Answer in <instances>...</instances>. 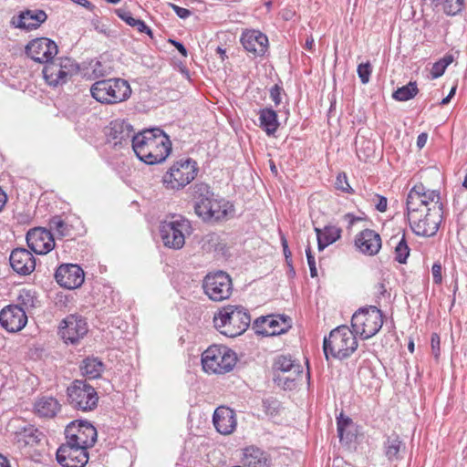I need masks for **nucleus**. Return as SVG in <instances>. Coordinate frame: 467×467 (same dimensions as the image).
<instances>
[{"mask_svg": "<svg viewBox=\"0 0 467 467\" xmlns=\"http://www.w3.org/2000/svg\"><path fill=\"white\" fill-rule=\"evenodd\" d=\"M170 137L161 129H147L133 136L132 149L143 162L153 165L163 162L171 154Z\"/></svg>", "mask_w": 467, "mask_h": 467, "instance_id": "nucleus-1", "label": "nucleus"}, {"mask_svg": "<svg viewBox=\"0 0 467 467\" xmlns=\"http://www.w3.org/2000/svg\"><path fill=\"white\" fill-rule=\"evenodd\" d=\"M251 317L242 306L227 305L213 315L214 328L222 335L235 337L244 334L250 326Z\"/></svg>", "mask_w": 467, "mask_h": 467, "instance_id": "nucleus-2", "label": "nucleus"}, {"mask_svg": "<svg viewBox=\"0 0 467 467\" xmlns=\"http://www.w3.org/2000/svg\"><path fill=\"white\" fill-rule=\"evenodd\" d=\"M192 196L195 200V213L203 221L218 222L224 220L231 211L229 202L213 198V194L210 186L204 182L193 185Z\"/></svg>", "mask_w": 467, "mask_h": 467, "instance_id": "nucleus-3", "label": "nucleus"}, {"mask_svg": "<svg viewBox=\"0 0 467 467\" xmlns=\"http://www.w3.org/2000/svg\"><path fill=\"white\" fill-rule=\"evenodd\" d=\"M90 94L101 104L114 105L126 101L131 95V88L123 78L101 79L92 84Z\"/></svg>", "mask_w": 467, "mask_h": 467, "instance_id": "nucleus-4", "label": "nucleus"}, {"mask_svg": "<svg viewBox=\"0 0 467 467\" xmlns=\"http://www.w3.org/2000/svg\"><path fill=\"white\" fill-rule=\"evenodd\" d=\"M358 348V340L348 326H339L333 329L328 337L324 338L323 349L327 359L329 355L344 359L350 357Z\"/></svg>", "mask_w": 467, "mask_h": 467, "instance_id": "nucleus-5", "label": "nucleus"}, {"mask_svg": "<svg viewBox=\"0 0 467 467\" xmlns=\"http://www.w3.org/2000/svg\"><path fill=\"white\" fill-rule=\"evenodd\" d=\"M236 362L235 352L222 344H213L202 354V368L208 374H226L234 369Z\"/></svg>", "mask_w": 467, "mask_h": 467, "instance_id": "nucleus-6", "label": "nucleus"}, {"mask_svg": "<svg viewBox=\"0 0 467 467\" xmlns=\"http://www.w3.org/2000/svg\"><path fill=\"white\" fill-rule=\"evenodd\" d=\"M199 167L196 161L186 158L174 161L162 176V183L168 190H182L197 176Z\"/></svg>", "mask_w": 467, "mask_h": 467, "instance_id": "nucleus-7", "label": "nucleus"}, {"mask_svg": "<svg viewBox=\"0 0 467 467\" xmlns=\"http://www.w3.org/2000/svg\"><path fill=\"white\" fill-rule=\"evenodd\" d=\"M384 315L377 306H369L357 310L351 318V326L362 339L377 335L384 323Z\"/></svg>", "mask_w": 467, "mask_h": 467, "instance_id": "nucleus-8", "label": "nucleus"}, {"mask_svg": "<svg viewBox=\"0 0 467 467\" xmlns=\"http://www.w3.org/2000/svg\"><path fill=\"white\" fill-rule=\"evenodd\" d=\"M192 232L191 222L183 217L162 222L160 226V234L164 246L175 250L183 247L186 236Z\"/></svg>", "mask_w": 467, "mask_h": 467, "instance_id": "nucleus-9", "label": "nucleus"}, {"mask_svg": "<svg viewBox=\"0 0 467 467\" xmlns=\"http://www.w3.org/2000/svg\"><path fill=\"white\" fill-rule=\"evenodd\" d=\"M68 403L76 410H93L99 402L94 387L83 380H75L67 389Z\"/></svg>", "mask_w": 467, "mask_h": 467, "instance_id": "nucleus-10", "label": "nucleus"}, {"mask_svg": "<svg viewBox=\"0 0 467 467\" xmlns=\"http://www.w3.org/2000/svg\"><path fill=\"white\" fill-rule=\"evenodd\" d=\"M407 215L413 233L423 237L433 236L437 233L441 222L440 209L424 212H407Z\"/></svg>", "mask_w": 467, "mask_h": 467, "instance_id": "nucleus-11", "label": "nucleus"}, {"mask_svg": "<svg viewBox=\"0 0 467 467\" xmlns=\"http://www.w3.org/2000/svg\"><path fill=\"white\" fill-rule=\"evenodd\" d=\"M205 295L215 302H221L230 297L233 292L232 278L223 271L208 274L202 283Z\"/></svg>", "mask_w": 467, "mask_h": 467, "instance_id": "nucleus-12", "label": "nucleus"}, {"mask_svg": "<svg viewBox=\"0 0 467 467\" xmlns=\"http://www.w3.org/2000/svg\"><path fill=\"white\" fill-rule=\"evenodd\" d=\"M440 192L427 189L422 183L414 185L407 197V212L432 211L438 206Z\"/></svg>", "mask_w": 467, "mask_h": 467, "instance_id": "nucleus-13", "label": "nucleus"}, {"mask_svg": "<svg viewBox=\"0 0 467 467\" xmlns=\"http://www.w3.org/2000/svg\"><path fill=\"white\" fill-rule=\"evenodd\" d=\"M78 69V65L71 58L60 57L56 61L52 59L46 63L43 74L48 85L56 87L66 83Z\"/></svg>", "mask_w": 467, "mask_h": 467, "instance_id": "nucleus-14", "label": "nucleus"}, {"mask_svg": "<svg viewBox=\"0 0 467 467\" xmlns=\"http://www.w3.org/2000/svg\"><path fill=\"white\" fill-rule=\"evenodd\" d=\"M65 435L71 444L81 446L87 451L95 445L98 437L96 428L84 421H72L67 426Z\"/></svg>", "mask_w": 467, "mask_h": 467, "instance_id": "nucleus-15", "label": "nucleus"}, {"mask_svg": "<svg viewBox=\"0 0 467 467\" xmlns=\"http://www.w3.org/2000/svg\"><path fill=\"white\" fill-rule=\"evenodd\" d=\"M56 457L62 467H84L89 459L88 451L67 440L57 450Z\"/></svg>", "mask_w": 467, "mask_h": 467, "instance_id": "nucleus-16", "label": "nucleus"}, {"mask_svg": "<svg viewBox=\"0 0 467 467\" xmlns=\"http://www.w3.org/2000/svg\"><path fill=\"white\" fill-rule=\"evenodd\" d=\"M290 327L291 319L280 315L260 317L254 323L255 333L265 337L285 333Z\"/></svg>", "mask_w": 467, "mask_h": 467, "instance_id": "nucleus-17", "label": "nucleus"}, {"mask_svg": "<svg viewBox=\"0 0 467 467\" xmlns=\"http://www.w3.org/2000/svg\"><path fill=\"white\" fill-rule=\"evenodd\" d=\"M88 324L80 316L69 315L64 318L59 327V333L66 343L77 344L88 333Z\"/></svg>", "mask_w": 467, "mask_h": 467, "instance_id": "nucleus-18", "label": "nucleus"}, {"mask_svg": "<svg viewBox=\"0 0 467 467\" xmlns=\"http://www.w3.org/2000/svg\"><path fill=\"white\" fill-rule=\"evenodd\" d=\"M57 52V44L47 37L35 38L26 46V55L38 63H48Z\"/></svg>", "mask_w": 467, "mask_h": 467, "instance_id": "nucleus-19", "label": "nucleus"}, {"mask_svg": "<svg viewBox=\"0 0 467 467\" xmlns=\"http://www.w3.org/2000/svg\"><path fill=\"white\" fill-rule=\"evenodd\" d=\"M55 279L64 288L76 289L84 283L85 273L78 265L63 264L57 267Z\"/></svg>", "mask_w": 467, "mask_h": 467, "instance_id": "nucleus-20", "label": "nucleus"}, {"mask_svg": "<svg viewBox=\"0 0 467 467\" xmlns=\"http://www.w3.org/2000/svg\"><path fill=\"white\" fill-rule=\"evenodd\" d=\"M27 323V316L24 308L16 305H9L0 311V324L11 333L21 331Z\"/></svg>", "mask_w": 467, "mask_h": 467, "instance_id": "nucleus-21", "label": "nucleus"}, {"mask_svg": "<svg viewBox=\"0 0 467 467\" xmlns=\"http://www.w3.org/2000/svg\"><path fill=\"white\" fill-rule=\"evenodd\" d=\"M26 243L29 248L37 254H46L55 247V240L50 231L36 227L28 231Z\"/></svg>", "mask_w": 467, "mask_h": 467, "instance_id": "nucleus-22", "label": "nucleus"}, {"mask_svg": "<svg viewBox=\"0 0 467 467\" xmlns=\"http://www.w3.org/2000/svg\"><path fill=\"white\" fill-rule=\"evenodd\" d=\"M213 422L219 433L229 435L236 429V414L229 407L220 406L213 412Z\"/></svg>", "mask_w": 467, "mask_h": 467, "instance_id": "nucleus-23", "label": "nucleus"}, {"mask_svg": "<svg viewBox=\"0 0 467 467\" xmlns=\"http://www.w3.org/2000/svg\"><path fill=\"white\" fill-rule=\"evenodd\" d=\"M355 246L366 255H375L381 248V237L374 230L364 229L356 235Z\"/></svg>", "mask_w": 467, "mask_h": 467, "instance_id": "nucleus-24", "label": "nucleus"}, {"mask_svg": "<svg viewBox=\"0 0 467 467\" xmlns=\"http://www.w3.org/2000/svg\"><path fill=\"white\" fill-rule=\"evenodd\" d=\"M10 265L19 275H29L36 268V259L31 252L25 248H16L10 254Z\"/></svg>", "mask_w": 467, "mask_h": 467, "instance_id": "nucleus-25", "label": "nucleus"}, {"mask_svg": "<svg viewBox=\"0 0 467 467\" xmlns=\"http://www.w3.org/2000/svg\"><path fill=\"white\" fill-rule=\"evenodd\" d=\"M241 42L245 50L256 56H263L268 48L267 36L258 30H245Z\"/></svg>", "mask_w": 467, "mask_h": 467, "instance_id": "nucleus-26", "label": "nucleus"}, {"mask_svg": "<svg viewBox=\"0 0 467 467\" xmlns=\"http://www.w3.org/2000/svg\"><path fill=\"white\" fill-rule=\"evenodd\" d=\"M47 18L43 10H26L12 18V25L27 31L38 28Z\"/></svg>", "mask_w": 467, "mask_h": 467, "instance_id": "nucleus-27", "label": "nucleus"}, {"mask_svg": "<svg viewBox=\"0 0 467 467\" xmlns=\"http://www.w3.org/2000/svg\"><path fill=\"white\" fill-rule=\"evenodd\" d=\"M134 130L130 124L122 119H115L110 122L108 137L115 145L122 144L133 140Z\"/></svg>", "mask_w": 467, "mask_h": 467, "instance_id": "nucleus-28", "label": "nucleus"}, {"mask_svg": "<svg viewBox=\"0 0 467 467\" xmlns=\"http://www.w3.org/2000/svg\"><path fill=\"white\" fill-rule=\"evenodd\" d=\"M317 239V248L323 251L328 245L335 244L341 238L343 229L337 224H327L323 228H315Z\"/></svg>", "mask_w": 467, "mask_h": 467, "instance_id": "nucleus-29", "label": "nucleus"}, {"mask_svg": "<svg viewBox=\"0 0 467 467\" xmlns=\"http://www.w3.org/2000/svg\"><path fill=\"white\" fill-rule=\"evenodd\" d=\"M35 411L44 418H53L60 410V404L52 397H42L35 403Z\"/></svg>", "mask_w": 467, "mask_h": 467, "instance_id": "nucleus-30", "label": "nucleus"}, {"mask_svg": "<svg viewBox=\"0 0 467 467\" xmlns=\"http://www.w3.org/2000/svg\"><path fill=\"white\" fill-rule=\"evenodd\" d=\"M385 455L389 461H398L401 458L400 453L404 451L405 445L397 433L388 436L384 443Z\"/></svg>", "mask_w": 467, "mask_h": 467, "instance_id": "nucleus-31", "label": "nucleus"}, {"mask_svg": "<svg viewBox=\"0 0 467 467\" xmlns=\"http://www.w3.org/2000/svg\"><path fill=\"white\" fill-rule=\"evenodd\" d=\"M260 127L267 135H274L279 127L276 112L272 109H262L259 112Z\"/></svg>", "mask_w": 467, "mask_h": 467, "instance_id": "nucleus-32", "label": "nucleus"}, {"mask_svg": "<svg viewBox=\"0 0 467 467\" xmlns=\"http://www.w3.org/2000/svg\"><path fill=\"white\" fill-rule=\"evenodd\" d=\"M117 16L123 20L127 25L134 27L140 33H146L149 36H152L150 28L140 19L134 18L130 11L122 8H119L116 11Z\"/></svg>", "mask_w": 467, "mask_h": 467, "instance_id": "nucleus-33", "label": "nucleus"}, {"mask_svg": "<svg viewBox=\"0 0 467 467\" xmlns=\"http://www.w3.org/2000/svg\"><path fill=\"white\" fill-rule=\"evenodd\" d=\"M103 364L97 358H88L84 359L81 369L83 374L88 376L89 379H96L100 376L102 371Z\"/></svg>", "mask_w": 467, "mask_h": 467, "instance_id": "nucleus-34", "label": "nucleus"}, {"mask_svg": "<svg viewBox=\"0 0 467 467\" xmlns=\"http://www.w3.org/2000/svg\"><path fill=\"white\" fill-rule=\"evenodd\" d=\"M419 92L416 82H410L409 84L399 88L393 92L392 97L398 101H407L413 99Z\"/></svg>", "mask_w": 467, "mask_h": 467, "instance_id": "nucleus-35", "label": "nucleus"}, {"mask_svg": "<svg viewBox=\"0 0 467 467\" xmlns=\"http://www.w3.org/2000/svg\"><path fill=\"white\" fill-rule=\"evenodd\" d=\"M410 250L406 241L405 234H403L401 238L396 243L394 248V258L400 264H405L410 255Z\"/></svg>", "mask_w": 467, "mask_h": 467, "instance_id": "nucleus-36", "label": "nucleus"}, {"mask_svg": "<svg viewBox=\"0 0 467 467\" xmlns=\"http://www.w3.org/2000/svg\"><path fill=\"white\" fill-rule=\"evenodd\" d=\"M275 367L282 372H291L294 374H299V365L295 364L294 360L290 357L281 356L275 362Z\"/></svg>", "mask_w": 467, "mask_h": 467, "instance_id": "nucleus-37", "label": "nucleus"}, {"mask_svg": "<svg viewBox=\"0 0 467 467\" xmlns=\"http://www.w3.org/2000/svg\"><path fill=\"white\" fill-rule=\"evenodd\" d=\"M452 61L453 58L451 56H445L439 61L435 62L431 69V78L434 79L441 77L444 74L447 67L451 65Z\"/></svg>", "mask_w": 467, "mask_h": 467, "instance_id": "nucleus-38", "label": "nucleus"}, {"mask_svg": "<svg viewBox=\"0 0 467 467\" xmlns=\"http://www.w3.org/2000/svg\"><path fill=\"white\" fill-rule=\"evenodd\" d=\"M441 7L447 15L454 16L464 7V0H443Z\"/></svg>", "mask_w": 467, "mask_h": 467, "instance_id": "nucleus-39", "label": "nucleus"}, {"mask_svg": "<svg viewBox=\"0 0 467 467\" xmlns=\"http://www.w3.org/2000/svg\"><path fill=\"white\" fill-rule=\"evenodd\" d=\"M50 227L60 236H68L70 234L68 224L59 216H55L50 220Z\"/></svg>", "mask_w": 467, "mask_h": 467, "instance_id": "nucleus-40", "label": "nucleus"}, {"mask_svg": "<svg viewBox=\"0 0 467 467\" xmlns=\"http://www.w3.org/2000/svg\"><path fill=\"white\" fill-rule=\"evenodd\" d=\"M335 185L337 190H340L343 192L349 194L354 193V190L349 185L345 172H340L337 175Z\"/></svg>", "mask_w": 467, "mask_h": 467, "instance_id": "nucleus-41", "label": "nucleus"}, {"mask_svg": "<svg viewBox=\"0 0 467 467\" xmlns=\"http://www.w3.org/2000/svg\"><path fill=\"white\" fill-rule=\"evenodd\" d=\"M358 75L363 84H367L369 81V78L372 72L371 64L368 61L361 63L358 66Z\"/></svg>", "mask_w": 467, "mask_h": 467, "instance_id": "nucleus-42", "label": "nucleus"}, {"mask_svg": "<svg viewBox=\"0 0 467 467\" xmlns=\"http://www.w3.org/2000/svg\"><path fill=\"white\" fill-rule=\"evenodd\" d=\"M18 301L26 307L34 306L35 296L32 295L30 290L23 289L18 296Z\"/></svg>", "mask_w": 467, "mask_h": 467, "instance_id": "nucleus-43", "label": "nucleus"}, {"mask_svg": "<svg viewBox=\"0 0 467 467\" xmlns=\"http://www.w3.org/2000/svg\"><path fill=\"white\" fill-rule=\"evenodd\" d=\"M431 352L436 360L439 359L441 356V338L437 333H432L431 337Z\"/></svg>", "mask_w": 467, "mask_h": 467, "instance_id": "nucleus-44", "label": "nucleus"}, {"mask_svg": "<svg viewBox=\"0 0 467 467\" xmlns=\"http://www.w3.org/2000/svg\"><path fill=\"white\" fill-rule=\"evenodd\" d=\"M351 424V420L348 417H344L341 413L337 418V432L340 440L343 439L344 431L348 426Z\"/></svg>", "mask_w": 467, "mask_h": 467, "instance_id": "nucleus-45", "label": "nucleus"}, {"mask_svg": "<svg viewBox=\"0 0 467 467\" xmlns=\"http://www.w3.org/2000/svg\"><path fill=\"white\" fill-rule=\"evenodd\" d=\"M306 258H307V264H308L309 269H310V275L312 277H315L317 275V270L316 267L315 257L312 254L311 247L309 245L306 249Z\"/></svg>", "mask_w": 467, "mask_h": 467, "instance_id": "nucleus-46", "label": "nucleus"}, {"mask_svg": "<svg viewBox=\"0 0 467 467\" xmlns=\"http://www.w3.org/2000/svg\"><path fill=\"white\" fill-rule=\"evenodd\" d=\"M431 275L432 279L435 284H441L442 282V274H441V265L438 263H435L431 267Z\"/></svg>", "mask_w": 467, "mask_h": 467, "instance_id": "nucleus-47", "label": "nucleus"}, {"mask_svg": "<svg viewBox=\"0 0 467 467\" xmlns=\"http://www.w3.org/2000/svg\"><path fill=\"white\" fill-rule=\"evenodd\" d=\"M281 92L282 88L278 85H275L270 89V98L276 106L281 103Z\"/></svg>", "mask_w": 467, "mask_h": 467, "instance_id": "nucleus-48", "label": "nucleus"}, {"mask_svg": "<svg viewBox=\"0 0 467 467\" xmlns=\"http://www.w3.org/2000/svg\"><path fill=\"white\" fill-rule=\"evenodd\" d=\"M377 199L376 208L379 212L384 213L387 210L388 201L387 198L381 195L375 194Z\"/></svg>", "mask_w": 467, "mask_h": 467, "instance_id": "nucleus-49", "label": "nucleus"}, {"mask_svg": "<svg viewBox=\"0 0 467 467\" xmlns=\"http://www.w3.org/2000/svg\"><path fill=\"white\" fill-rule=\"evenodd\" d=\"M172 8L176 12L177 16L181 18H187L191 15V11L189 9L180 7L175 5H172Z\"/></svg>", "mask_w": 467, "mask_h": 467, "instance_id": "nucleus-50", "label": "nucleus"}, {"mask_svg": "<svg viewBox=\"0 0 467 467\" xmlns=\"http://www.w3.org/2000/svg\"><path fill=\"white\" fill-rule=\"evenodd\" d=\"M427 140H428V134L427 133H420L418 138H417V146L420 148V149H422L426 143H427Z\"/></svg>", "mask_w": 467, "mask_h": 467, "instance_id": "nucleus-51", "label": "nucleus"}, {"mask_svg": "<svg viewBox=\"0 0 467 467\" xmlns=\"http://www.w3.org/2000/svg\"><path fill=\"white\" fill-rule=\"evenodd\" d=\"M171 42L177 48V50L182 54V56L187 57V55H188L187 49L182 43L175 41V40H171Z\"/></svg>", "mask_w": 467, "mask_h": 467, "instance_id": "nucleus-52", "label": "nucleus"}, {"mask_svg": "<svg viewBox=\"0 0 467 467\" xmlns=\"http://www.w3.org/2000/svg\"><path fill=\"white\" fill-rule=\"evenodd\" d=\"M281 242H282L284 254H285V258L287 260L288 258L291 257V252H290L289 247H288L287 240L285 239V236H282Z\"/></svg>", "mask_w": 467, "mask_h": 467, "instance_id": "nucleus-53", "label": "nucleus"}, {"mask_svg": "<svg viewBox=\"0 0 467 467\" xmlns=\"http://www.w3.org/2000/svg\"><path fill=\"white\" fill-rule=\"evenodd\" d=\"M333 467H354L350 463L344 462L342 459H336L333 462Z\"/></svg>", "mask_w": 467, "mask_h": 467, "instance_id": "nucleus-54", "label": "nucleus"}, {"mask_svg": "<svg viewBox=\"0 0 467 467\" xmlns=\"http://www.w3.org/2000/svg\"><path fill=\"white\" fill-rule=\"evenodd\" d=\"M7 202V195L0 187V211L3 210Z\"/></svg>", "mask_w": 467, "mask_h": 467, "instance_id": "nucleus-55", "label": "nucleus"}, {"mask_svg": "<svg viewBox=\"0 0 467 467\" xmlns=\"http://www.w3.org/2000/svg\"><path fill=\"white\" fill-rule=\"evenodd\" d=\"M314 46H315L314 38L312 36L307 37V39L306 40L305 48L309 51H312L314 49Z\"/></svg>", "mask_w": 467, "mask_h": 467, "instance_id": "nucleus-56", "label": "nucleus"}, {"mask_svg": "<svg viewBox=\"0 0 467 467\" xmlns=\"http://www.w3.org/2000/svg\"><path fill=\"white\" fill-rule=\"evenodd\" d=\"M0 467H11L8 459L2 454H0Z\"/></svg>", "mask_w": 467, "mask_h": 467, "instance_id": "nucleus-57", "label": "nucleus"}, {"mask_svg": "<svg viewBox=\"0 0 467 467\" xmlns=\"http://www.w3.org/2000/svg\"><path fill=\"white\" fill-rule=\"evenodd\" d=\"M252 453H254V454H256V455H257V454H262V453H261V451H260L258 449H254V448H252V449H247V450H246V451H245V453H244V455H245V457L248 459V456H249V455H250V456H252V455H253Z\"/></svg>", "mask_w": 467, "mask_h": 467, "instance_id": "nucleus-58", "label": "nucleus"}, {"mask_svg": "<svg viewBox=\"0 0 467 467\" xmlns=\"http://www.w3.org/2000/svg\"><path fill=\"white\" fill-rule=\"evenodd\" d=\"M375 288L380 294H383L386 292L385 285L383 283H379L377 285H375Z\"/></svg>", "mask_w": 467, "mask_h": 467, "instance_id": "nucleus-59", "label": "nucleus"}, {"mask_svg": "<svg viewBox=\"0 0 467 467\" xmlns=\"http://www.w3.org/2000/svg\"><path fill=\"white\" fill-rule=\"evenodd\" d=\"M216 51L220 54L221 59L224 60V58L226 57L225 51L221 47H218Z\"/></svg>", "mask_w": 467, "mask_h": 467, "instance_id": "nucleus-60", "label": "nucleus"}, {"mask_svg": "<svg viewBox=\"0 0 467 467\" xmlns=\"http://www.w3.org/2000/svg\"><path fill=\"white\" fill-rule=\"evenodd\" d=\"M207 237L209 238V242L217 241L219 238L216 234H211Z\"/></svg>", "mask_w": 467, "mask_h": 467, "instance_id": "nucleus-61", "label": "nucleus"}, {"mask_svg": "<svg viewBox=\"0 0 467 467\" xmlns=\"http://www.w3.org/2000/svg\"><path fill=\"white\" fill-rule=\"evenodd\" d=\"M431 3L435 6V7H439L441 5L443 0H430Z\"/></svg>", "mask_w": 467, "mask_h": 467, "instance_id": "nucleus-62", "label": "nucleus"}, {"mask_svg": "<svg viewBox=\"0 0 467 467\" xmlns=\"http://www.w3.org/2000/svg\"><path fill=\"white\" fill-rule=\"evenodd\" d=\"M451 96H447L446 98H444V99L441 100V105H445V104L449 103V102H450V100H451Z\"/></svg>", "mask_w": 467, "mask_h": 467, "instance_id": "nucleus-63", "label": "nucleus"}, {"mask_svg": "<svg viewBox=\"0 0 467 467\" xmlns=\"http://www.w3.org/2000/svg\"><path fill=\"white\" fill-rule=\"evenodd\" d=\"M451 96H447L446 98H444V99L441 100V105H445V104L449 103V102H450V100H451Z\"/></svg>", "mask_w": 467, "mask_h": 467, "instance_id": "nucleus-64", "label": "nucleus"}]
</instances>
